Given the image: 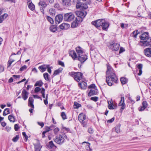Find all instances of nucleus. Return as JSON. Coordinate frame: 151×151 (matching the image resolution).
<instances>
[{"label": "nucleus", "instance_id": "obj_1", "mask_svg": "<svg viewBox=\"0 0 151 151\" xmlns=\"http://www.w3.org/2000/svg\"><path fill=\"white\" fill-rule=\"evenodd\" d=\"M107 77L106 81L108 85L111 86L112 85L113 82L116 83L117 78L111 66L107 64Z\"/></svg>", "mask_w": 151, "mask_h": 151}, {"label": "nucleus", "instance_id": "obj_2", "mask_svg": "<svg viewBox=\"0 0 151 151\" xmlns=\"http://www.w3.org/2000/svg\"><path fill=\"white\" fill-rule=\"evenodd\" d=\"M141 41H140V45L144 47L148 46L151 42V39L148 37V33L145 32L140 36Z\"/></svg>", "mask_w": 151, "mask_h": 151}, {"label": "nucleus", "instance_id": "obj_3", "mask_svg": "<svg viewBox=\"0 0 151 151\" xmlns=\"http://www.w3.org/2000/svg\"><path fill=\"white\" fill-rule=\"evenodd\" d=\"M92 24L96 27L101 26L102 29L104 30H106L109 26L108 22H106L104 19H101L93 21L92 22Z\"/></svg>", "mask_w": 151, "mask_h": 151}, {"label": "nucleus", "instance_id": "obj_4", "mask_svg": "<svg viewBox=\"0 0 151 151\" xmlns=\"http://www.w3.org/2000/svg\"><path fill=\"white\" fill-rule=\"evenodd\" d=\"M81 0H74L73 2L74 4H76V7L77 9H86L88 8V4L90 3V0H83L84 2L81 3Z\"/></svg>", "mask_w": 151, "mask_h": 151}, {"label": "nucleus", "instance_id": "obj_5", "mask_svg": "<svg viewBox=\"0 0 151 151\" xmlns=\"http://www.w3.org/2000/svg\"><path fill=\"white\" fill-rule=\"evenodd\" d=\"M76 14L78 17L76 18V20L79 22H82L83 19L85 17L87 14V12L85 11H78L76 12Z\"/></svg>", "mask_w": 151, "mask_h": 151}, {"label": "nucleus", "instance_id": "obj_6", "mask_svg": "<svg viewBox=\"0 0 151 151\" xmlns=\"http://www.w3.org/2000/svg\"><path fill=\"white\" fill-rule=\"evenodd\" d=\"M69 74L70 76L73 77L75 80L77 82H79L82 78L83 74L80 72H73L69 73Z\"/></svg>", "mask_w": 151, "mask_h": 151}, {"label": "nucleus", "instance_id": "obj_7", "mask_svg": "<svg viewBox=\"0 0 151 151\" xmlns=\"http://www.w3.org/2000/svg\"><path fill=\"white\" fill-rule=\"evenodd\" d=\"M65 137L67 138V137L65 134L60 135L59 136H57L54 139V141L58 144H62L64 141V138Z\"/></svg>", "mask_w": 151, "mask_h": 151}, {"label": "nucleus", "instance_id": "obj_8", "mask_svg": "<svg viewBox=\"0 0 151 151\" xmlns=\"http://www.w3.org/2000/svg\"><path fill=\"white\" fill-rule=\"evenodd\" d=\"M75 18V16L73 13L70 12L65 14L64 15V19L67 22H70Z\"/></svg>", "mask_w": 151, "mask_h": 151}, {"label": "nucleus", "instance_id": "obj_9", "mask_svg": "<svg viewBox=\"0 0 151 151\" xmlns=\"http://www.w3.org/2000/svg\"><path fill=\"white\" fill-rule=\"evenodd\" d=\"M86 117L85 114L83 113H81L79 114L78 119L80 122L82 123V125L83 127L86 126V124L83 120L86 119Z\"/></svg>", "mask_w": 151, "mask_h": 151}, {"label": "nucleus", "instance_id": "obj_10", "mask_svg": "<svg viewBox=\"0 0 151 151\" xmlns=\"http://www.w3.org/2000/svg\"><path fill=\"white\" fill-rule=\"evenodd\" d=\"M118 106H121L120 110L121 112H122L126 107L125 104L124 103V97H121V99L119 103Z\"/></svg>", "mask_w": 151, "mask_h": 151}, {"label": "nucleus", "instance_id": "obj_11", "mask_svg": "<svg viewBox=\"0 0 151 151\" xmlns=\"http://www.w3.org/2000/svg\"><path fill=\"white\" fill-rule=\"evenodd\" d=\"M109 47L113 51H116L119 50V45L118 44L112 42L110 44Z\"/></svg>", "mask_w": 151, "mask_h": 151}, {"label": "nucleus", "instance_id": "obj_12", "mask_svg": "<svg viewBox=\"0 0 151 151\" xmlns=\"http://www.w3.org/2000/svg\"><path fill=\"white\" fill-rule=\"evenodd\" d=\"M63 19V15L61 14H58L55 17L56 23L59 24L61 22Z\"/></svg>", "mask_w": 151, "mask_h": 151}, {"label": "nucleus", "instance_id": "obj_13", "mask_svg": "<svg viewBox=\"0 0 151 151\" xmlns=\"http://www.w3.org/2000/svg\"><path fill=\"white\" fill-rule=\"evenodd\" d=\"M70 27L69 24L65 23H63L59 26L60 29L62 30L67 29Z\"/></svg>", "mask_w": 151, "mask_h": 151}, {"label": "nucleus", "instance_id": "obj_14", "mask_svg": "<svg viewBox=\"0 0 151 151\" xmlns=\"http://www.w3.org/2000/svg\"><path fill=\"white\" fill-rule=\"evenodd\" d=\"M151 47V45H150ZM144 52L146 56L150 57L151 56V48H148L145 49Z\"/></svg>", "mask_w": 151, "mask_h": 151}, {"label": "nucleus", "instance_id": "obj_15", "mask_svg": "<svg viewBox=\"0 0 151 151\" xmlns=\"http://www.w3.org/2000/svg\"><path fill=\"white\" fill-rule=\"evenodd\" d=\"M28 6L29 9L32 11H33L35 9V6L32 3L31 0H27Z\"/></svg>", "mask_w": 151, "mask_h": 151}, {"label": "nucleus", "instance_id": "obj_16", "mask_svg": "<svg viewBox=\"0 0 151 151\" xmlns=\"http://www.w3.org/2000/svg\"><path fill=\"white\" fill-rule=\"evenodd\" d=\"M87 59V56L85 55H83L79 56L78 58V60L81 63L84 62Z\"/></svg>", "mask_w": 151, "mask_h": 151}, {"label": "nucleus", "instance_id": "obj_17", "mask_svg": "<svg viewBox=\"0 0 151 151\" xmlns=\"http://www.w3.org/2000/svg\"><path fill=\"white\" fill-rule=\"evenodd\" d=\"M29 93L25 90H23L22 92V97L24 100H26L28 98Z\"/></svg>", "mask_w": 151, "mask_h": 151}, {"label": "nucleus", "instance_id": "obj_18", "mask_svg": "<svg viewBox=\"0 0 151 151\" xmlns=\"http://www.w3.org/2000/svg\"><path fill=\"white\" fill-rule=\"evenodd\" d=\"M97 93V90L96 88H92L89 92L88 95L91 96L93 95H96Z\"/></svg>", "mask_w": 151, "mask_h": 151}, {"label": "nucleus", "instance_id": "obj_19", "mask_svg": "<svg viewBox=\"0 0 151 151\" xmlns=\"http://www.w3.org/2000/svg\"><path fill=\"white\" fill-rule=\"evenodd\" d=\"M35 151H40L41 148L39 142L37 141V143L36 144L34 145Z\"/></svg>", "mask_w": 151, "mask_h": 151}, {"label": "nucleus", "instance_id": "obj_20", "mask_svg": "<svg viewBox=\"0 0 151 151\" xmlns=\"http://www.w3.org/2000/svg\"><path fill=\"white\" fill-rule=\"evenodd\" d=\"M38 5L40 6V8H45L47 6L46 3L43 1H40L38 3Z\"/></svg>", "mask_w": 151, "mask_h": 151}, {"label": "nucleus", "instance_id": "obj_21", "mask_svg": "<svg viewBox=\"0 0 151 151\" xmlns=\"http://www.w3.org/2000/svg\"><path fill=\"white\" fill-rule=\"evenodd\" d=\"M76 51L79 56L83 54V50L80 47H76Z\"/></svg>", "mask_w": 151, "mask_h": 151}, {"label": "nucleus", "instance_id": "obj_22", "mask_svg": "<svg viewBox=\"0 0 151 151\" xmlns=\"http://www.w3.org/2000/svg\"><path fill=\"white\" fill-rule=\"evenodd\" d=\"M63 4L66 6H68L71 4L70 0H62Z\"/></svg>", "mask_w": 151, "mask_h": 151}, {"label": "nucleus", "instance_id": "obj_23", "mask_svg": "<svg viewBox=\"0 0 151 151\" xmlns=\"http://www.w3.org/2000/svg\"><path fill=\"white\" fill-rule=\"evenodd\" d=\"M69 55L73 59H75L77 57L76 54L74 50L70 51L69 52Z\"/></svg>", "mask_w": 151, "mask_h": 151}, {"label": "nucleus", "instance_id": "obj_24", "mask_svg": "<svg viewBox=\"0 0 151 151\" xmlns=\"http://www.w3.org/2000/svg\"><path fill=\"white\" fill-rule=\"evenodd\" d=\"M78 84L79 87L82 89H84L86 88L87 83L84 81H83L82 82L79 83Z\"/></svg>", "mask_w": 151, "mask_h": 151}, {"label": "nucleus", "instance_id": "obj_25", "mask_svg": "<svg viewBox=\"0 0 151 151\" xmlns=\"http://www.w3.org/2000/svg\"><path fill=\"white\" fill-rule=\"evenodd\" d=\"M47 65H43L39 67L38 68L41 70V72H43L45 71L47 67H48Z\"/></svg>", "mask_w": 151, "mask_h": 151}, {"label": "nucleus", "instance_id": "obj_26", "mask_svg": "<svg viewBox=\"0 0 151 151\" xmlns=\"http://www.w3.org/2000/svg\"><path fill=\"white\" fill-rule=\"evenodd\" d=\"M8 16V15L6 13L0 16V23H1Z\"/></svg>", "mask_w": 151, "mask_h": 151}, {"label": "nucleus", "instance_id": "obj_27", "mask_svg": "<svg viewBox=\"0 0 151 151\" xmlns=\"http://www.w3.org/2000/svg\"><path fill=\"white\" fill-rule=\"evenodd\" d=\"M63 68H60L56 70L54 72L53 75L54 76H56L58 75L60 73H61L62 72Z\"/></svg>", "mask_w": 151, "mask_h": 151}, {"label": "nucleus", "instance_id": "obj_28", "mask_svg": "<svg viewBox=\"0 0 151 151\" xmlns=\"http://www.w3.org/2000/svg\"><path fill=\"white\" fill-rule=\"evenodd\" d=\"M34 101V100L32 98L29 97V106L32 108H34V105L33 104V102Z\"/></svg>", "mask_w": 151, "mask_h": 151}, {"label": "nucleus", "instance_id": "obj_29", "mask_svg": "<svg viewBox=\"0 0 151 151\" xmlns=\"http://www.w3.org/2000/svg\"><path fill=\"white\" fill-rule=\"evenodd\" d=\"M81 22H79L78 21L76 20V19L71 24V27L73 28H75L77 27L79 23Z\"/></svg>", "mask_w": 151, "mask_h": 151}, {"label": "nucleus", "instance_id": "obj_30", "mask_svg": "<svg viewBox=\"0 0 151 151\" xmlns=\"http://www.w3.org/2000/svg\"><path fill=\"white\" fill-rule=\"evenodd\" d=\"M109 101L110 102V104L109 103V101L108 102L109 108L110 109H115V107H116V105H113V104H111V102H112V100H110Z\"/></svg>", "mask_w": 151, "mask_h": 151}, {"label": "nucleus", "instance_id": "obj_31", "mask_svg": "<svg viewBox=\"0 0 151 151\" xmlns=\"http://www.w3.org/2000/svg\"><path fill=\"white\" fill-rule=\"evenodd\" d=\"M137 67L139 70V72L138 74L139 76H140L142 73V65L141 64H138L137 66Z\"/></svg>", "mask_w": 151, "mask_h": 151}, {"label": "nucleus", "instance_id": "obj_32", "mask_svg": "<svg viewBox=\"0 0 151 151\" xmlns=\"http://www.w3.org/2000/svg\"><path fill=\"white\" fill-rule=\"evenodd\" d=\"M50 30L52 32H55L57 30V26L55 25H52L50 28Z\"/></svg>", "mask_w": 151, "mask_h": 151}, {"label": "nucleus", "instance_id": "obj_33", "mask_svg": "<svg viewBox=\"0 0 151 151\" xmlns=\"http://www.w3.org/2000/svg\"><path fill=\"white\" fill-rule=\"evenodd\" d=\"M49 14L52 16H54L55 14V9L53 8L50 9L49 11Z\"/></svg>", "mask_w": 151, "mask_h": 151}, {"label": "nucleus", "instance_id": "obj_34", "mask_svg": "<svg viewBox=\"0 0 151 151\" xmlns=\"http://www.w3.org/2000/svg\"><path fill=\"white\" fill-rule=\"evenodd\" d=\"M8 119L10 122H14L15 121V118L12 115H10L9 116Z\"/></svg>", "mask_w": 151, "mask_h": 151}, {"label": "nucleus", "instance_id": "obj_35", "mask_svg": "<svg viewBox=\"0 0 151 151\" xmlns=\"http://www.w3.org/2000/svg\"><path fill=\"white\" fill-rule=\"evenodd\" d=\"M120 125L119 124L114 128L115 131L117 133H119L120 132Z\"/></svg>", "mask_w": 151, "mask_h": 151}, {"label": "nucleus", "instance_id": "obj_36", "mask_svg": "<svg viewBox=\"0 0 151 151\" xmlns=\"http://www.w3.org/2000/svg\"><path fill=\"white\" fill-rule=\"evenodd\" d=\"M85 143H86L87 145L86 146V148L87 151H92V150L90 147V144L89 143H87L86 142H84L83 143V144Z\"/></svg>", "mask_w": 151, "mask_h": 151}, {"label": "nucleus", "instance_id": "obj_37", "mask_svg": "<svg viewBox=\"0 0 151 151\" xmlns=\"http://www.w3.org/2000/svg\"><path fill=\"white\" fill-rule=\"evenodd\" d=\"M46 18L47 20L51 24H53L54 23V21L53 19L50 17L48 16H46Z\"/></svg>", "mask_w": 151, "mask_h": 151}, {"label": "nucleus", "instance_id": "obj_38", "mask_svg": "<svg viewBox=\"0 0 151 151\" xmlns=\"http://www.w3.org/2000/svg\"><path fill=\"white\" fill-rule=\"evenodd\" d=\"M120 80L122 84H124L127 82V79L124 77H122L120 78Z\"/></svg>", "mask_w": 151, "mask_h": 151}, {"label": "nucleus", "instance_id": "obj_39", "mask_svg": "<svg viewBox=\"0 0 151 151\" xmlns=\"http://www.w3.org/2000/svg\"><path fill=\"white\" fill-rule=\"evenodd\" d=\"M43 84V82L41 81H37L35 84V86H41Z\"/></svg>", "mask_w": 151, "mask_h": 151}, {"label": "nucleus", "instance_id": "obj_40", "mask_svg": "<svg viewBox=\"0 0 151 151\" xmlns=\"http://www.w3.org/2000/svg\"><path fill=\"white\" fill-rule=\"evenodd\" d=\"M9 109L8 108H6L4 109L3 113V115L6 116L9 113Z\"/></svg>", "mask_w": 151, "mask_h": 151}, {"label": "nucleus", "instance_id": "obj_41", "mask_svg": "<svg viewBox=\"0 0 151 151\" xmlns=\"http://www.w3.org/2000/svg\"><path fill=\"white\" fill-rule=\"evenodd\" d=\"M74 108H77L81 106V105L76 102H74Z\"/></svg>", "mask_w": 151, "mask_h": 151}, {"label": "nucleus", "instance_id": "obj_42", "mask_svg": "<svg viewBox=\"0 0 151 151\" xmlns=\"http://www.w3.org/2000/svg\"><path fill=\"white\" fill-rule=\"evenodd\" d=\"M48 147L51 148H53L55 147L52 141H50L49 143Z\"/></svg>", "mask_w": 151, "mask_h": 151}, {"label": "nucleus", "instance_id": "obj_43", "mask_svg": "<svg viewBox=\"0 0 151 151\" xmlns=\"http://www.w3.org/2000/svg\"><path fill=\"white\" fill-rule=\"evenodd\" d=\"M43 76L45 79L47 81L48 80V75L47 73H45L43 74Z\"/></svg>", "mask_w": 151, "mask_h": 151}, {"label": "nucleus", "instance_id": "obj_44", "mask_svg": "<svg viewBox=\"0 0 151 151\" xmlns=\"http://www.w3.org/2000/svg\"><path fill=\"white\" fill-rule=\"evenodd\" d=\"M60 131V129L58 127H56L54 130L53 131L55 134H57Z\"/></svg>", "mask_w": 151, "mask_h": 151}, {"label": "nucleus", "instance_id": "obj_45", "mask_svg": "<svg viewBox=\"0 0 151 151\" xmlns=\"http://www.w3.org/2000/svg\"><path fill=\"white\" fill-rule=\"evenodd\" d=\"M61 116L63 120H65L67 118L66 116L65 113L64 112H62Z\"/></svg>", "mask_w": 151, "mask_h": 151}, {"label": "nucleus", "instance_id": "obj_46", "mask_svg": "<svg viewBox=\"0 0 151 151\" xmlns=\"http://www.w3.org/2000/svg\"><path fill=\"white\" fill-rule=\"evenodd\" d=\"M14 61L12 59H9L8 62V67H9L11 65L12 63Z\"/></svg>", "mask_w": 151, "mask_h": 151}, {"label": "nucleus", "instance_id": "obj_47", "mask_svg": "<svg viewBox=\"0 0 151 151\" xmlns=\"http://www.w3.org/2000/svg\"><path fill=\"white\" fill-rule=\"evenodd\" d=\"M19 138V136L18 135H16L15 137L14 138L12 139V141L14 142L17 141Z\"/></svg>", "mask_w": 151, "mask_h": 151}, {"label": "nucleus", "instance_id": "obj_48", "mask_svg": "<svg viewBox=\"0 0 151 151\" xmlns=\"http://www.w3.org/2000/svg\"><path fill=\"white\" fill-rule=\"evenodd\" d=\"M27 68V66L26 65H24L23 66L21 67L20 69V70L22 71L24 70H26Z\"/></svg>", "mask_w": 151, "mask_h": 151}, {"label": "nucleus", "instance_id": "obj_49", "mask_svg": "<svg viewBox=\"0 0 151 151\" xmlns=\"http://www.w3.org/2000/svg\"><path fill=\"white\" fill-rule=\"evenodd\" d=\"M142 106L144 107H145L146 108L147 107V102L146 101H144L142 103Z\"/></svg>", "mask_w": 151, "mask_h": 151}, {"label": "nucleus", "instance_id": "obj_50", "mask_svg": "<svg viewBox=\"0 0 151 151\" xmlns=\"http://www.w3.org/2000/svg\"><path fill=\"white\" fill-rule=\"evenodd\" d=\"M41 90V88L39 87H36L34 91L35 93H37L40 91Z\"/></svg>", "mask_w": 151, "mask_h": 151}, {"label": "nucleus", "instance_id": "obj_51", "mask_svg": "<svg viewBox=\"0 0 151 151\" xmlns=\"http://www.w3.org/2000/svg\"><path fill=\"white\" fill-rule=\"evenodd\" d=\"M125 51L124 48L123 47H120L119 49V53L120 54Z\"/></svg>", "mask_w": 151, "mask_h": 151}, {"label": "nucleus", "instance_id": "obj_52", "mask_svg": "<svg viewBox=\"0 0 151 151\" xmlns=\"http://www.w3.org/2000/svg\"><path fill=\"white\" fill-rule=\"evenodd\" d=\"M54 7L55 8L58 9L60 7V5L58 3L56 2L54 4Z\"/></svg>", "mask_w": 151, "mask_h": 151}, {"label": "nucleus", "instance_id": "obj_53", "mask_svg": "<svg viewBox=\"0 0 151 151\" xmlns=\"http://www.w3.org/2000/svg\"><path fill=\"white\" fill-rule=\"evenodd\" d=\"M48 67H47V71L49 73H51V69L52 68V67H50L49 66V65H48Z\"/></svg>", "mask_w": 151, "mask_h": 151}, {"label": "nucleus", "instance_id": "obj_54", "mask_svg": "<svg viewBox=\"0 0 151 151\" xmlns=\"http://www.w3.org/2000/svg\"><path fill=\"white\" fill-rule=\"evenodd\" d=\"M91 99L92 100L96 101H97L98 98L97 97H91Z\"/></svg>", "mask_w": 151, "mask_h": 151}, {"label": "nucleus", "instance_id": "obj_55", "mask_svg": "<svg viewBox=\"0 0 151 151\" xmlns=\"http://www.w3.org/2000/svg\"><path fill=\"white\" fill-rule=\"evenodd\" d=\"M88 132L89 133L92 134L93 133V131L92 128H89L88 129Z\"/></svg>", "mask_w": 151, "mask_h": 151}, {"label": "nucleus", "instance_id": "obj_56", "mask_svg": "<svg viewBox=\"0 0 151 151\" xmlns=\"http://www.w3.org/2000/svg\"><path fill=\"white\" fill-rule=\"evenodd\" d=\"M146 108L145 107H144L143 106H142L140 108H139L138 110L139 111H144Z\"/></svg>", "mask_w": 151, "mask_h": 151}, {"label": "nucleus", "instance_id": "obj_57", "mask_svg": "<svg viewBox=\"0 0 151 151\" xmlns=\"http://www.w3.org/2000/svg\"><path fill=\"white\" fill-rule=\"evenodd\" d=\"M114 117L112 118H111L110 119L108 120V121H107V122L108 123H112V122H114Z\"/></svg>", "mask_w": 151, "mask_h": 151}, {"label": "nucleus", "instance_id": "obj_58", "mask_svg": "<svg viewBox=\"0 0 151 151\" xmlns=\"http://www.w3.org/2000/svg\"><path fill=\"white\" fill-rule=\"evenodd\" d=\"M88 88L91 89L92 88H96V86L94 84H92L88 86Z\"/></svg>", "mask_w": 151, "mask_h": 151}, {"label": "nucleus", "instance_id": "obj_59", "mask_svg": "<svg viewBox=\"0 0 151 151\" xmlns=\"http://www.w3.org/2000/svg\"><path fill=\"white\" fill-rule=\"evenodd\" d=\"M58 64L64 67V64L63 62L61 61H59L58 62Z\"/></svg>", "mask_w": 151, "mask_h": 151}, {"label": "nucleus", "instance_id": "obj_60", "mask_svg": "<svg viewBox=\"0 0 151 151\" xmlns=\"http://www.w3.org/2000/svg\"><path fill=\"white\" fill-rule=\"evenodd\" d=\"M4 70V67L1 65H0V73L2 72Z\"/></svg>", "mask_w": 151, "mask_h": 151}, {"label": "nucleus", "instance_id": "obj_61", "mask_svg": "<svg viewBox=\"0 0 151 151\" xmlns=\"http://www.w3.org/2000/svg\"><path fill=\"white\" fill-rule=\"evenodd\" d=\"M33 96L34 98H37L38 99H41V100H42V99L40 97V96H37V95H33Z\"/></svg>", "mask_w": 151, "mask_h": 151}, {"label": "nucleus", "instance_id": "obj_62", "mask_svg": "<svg viewBox=\"0 0 151 151\" xmlns=\"http://www.w3.org/2000/svg\"><path fill=\"white\" fill-rule=\"evenodd\" d=\"M37 123L41 127H43L44 124L42 122H37Z\"/></svg>", "mask_w": 151, "mask_h": 151}, {"label": "nucleus", "instance_id": "obj_63", "mask_svg": "<svg viewBox=\"0 0 151 151\" xmlns=\"http://www.w3.org/2000/svg\"><path fill=\"white\" fill-rule=\"evenodd\" d=\"M50 127H47L45 128V131H44L46 132V133L47 132H48V131H49L50 130Z\"/></svg>", "mask_w": 151, "mask_h": 151}, {"label": "nucleus", "instance_id": "obj_64", "mask_svg": "<svg viewBox=\"0 0 151 151\" xmlns=\"http://www.w3.org/2000/svg\"><path fill=\"white\" fill-rule=\"evenodd\" d=\"M19 129V127L17 124H15L14 125V129L16 131H17Z\"/></svg>", "mask_w": 151, "mask_h": 151}]
</instances>
